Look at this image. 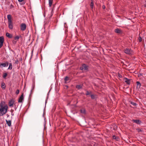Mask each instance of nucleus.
<instances>
[{
	"label": "nucleus",
	"mask_w": 146,
	"mask_h": 146,
	"mask_svg": "<svg viewBox=\"0 0 146 146\" xmlns=\"http://www.w3.org/2000/svg\"><path fill=\"white\" fill-rule=\"evenodd\" d=\"M8 27L10 29H12L13 28V23L12 20L11 16L10 15L7 16Z\"/></svg>",
	"instance_id": "1"
},
{
	"label": "nucleus",
	"mask_w": 146,
	"mask_h": 146,
	"mask_svg": "<svg viewBox=\"0 0 146 146\" xmlns=\"http://www.w3.org/2000/svg\"><path fill=\"white\" fill-rule=\"evenodd\" d=\"M0 106L1 107V108H0V111L3 112L1 113V115L0 114V115H3L6 113L8 107L7 105H5L3 107L2 105H1Z\"/></svg>",
	"instance_id": "2"
},
{
	"label": "nucleus",
	"mask_w": 146,
	"mask_h": 146,
	"mask_svg": "<svg viewBox=\"0 0 146 146\" xmlns=\"http://www.w3.org/2000/svg\"><path fill=\"white\" fill-rule=\"evenodd\" d=\"M123 51L125 53L129 55H131L133 54V50L129 48L124 49L123 50Z\"/></svg>",
	"instance_id": "3"
},
{
	"label": "nucleus",
	"mask_w": 146,
	"mask_h": 146,
	"mask_svg": "<svg viewBox=\"0 0 146 146\" xmlns=\"http://www.w3.org/2000/svg\"><path fill=\"white\" fill-rule=\"evenodd\" d=\"M15 101L13 99L11 100L9 103V105L10 107H12L14 104L15 105V104H14Z\"/></svg>",
	"instance_id": "4"
},
{
	"label": "nucleus",
	"mask_w": 146,
	"mask_h": 146,
	"mask_svg": "<svg viewBox=\"0 0 146 146\" xmlns=\"http://www.w3.org/2000/svg\"><path fill=\"white\" fill-rule=\"evenodd\" d=\"M26 25L25 24L22 23L20 25L21 30L22 31H24L26 29Z\"/></svg>",
	"instance_id": "5"
},
{
	"label": "nucleus",
	"mask_w": 146,
	"mask_h": 146,
	"mask_svg": "<svg viewBox=\"0 0 146 146\" xmlns=\"http://www.w3.org/2000/svg\"><path fill=\"white\" fill-rule=\"evenodd\" d=\"M9 65V62H7L5 63H0V68H2L3 67H7Z\"/></svg>",
	"instance_id": "6"
},
{
	"label": "nucleus",
	"mask_w": 146,
	"mask_h": 146,
	"mask_svg": "<svg viewBox=\"0 0 146 146\" xmlns=\"http://www.w3.org/2000/svg\"><path fill=\"white\" fill-rule=\"evenodd\" d=\"M4 41V38L3 36L0 37V48H1L3 46Z\"/></svg>",
	"instance_id": "7"
},
{
	"label": "nucleus",
	"mask_w": 146,
	"mask_h": 146,
	"mask_svg": "<svg viewBox=\"0 0 146 146\" xmlns=\"http://www.w3.org/2000/svg\"><path fill=\"white\" fill-rule=\"evenodd\" d=\"M24 100V93H22L19 99L18 102L19 103H21L22 102L23 100Z\"/></svg>",
	"instance_id": "8"
},
{
	"label": "nucleus",
	"mask_w": 146,
	"mask_h": 146,
	"mask_svg": "<svg viewBox=\"0 0 146 146\" xmlns=\"http://www.w3.org/2000/svg\"><path fill=\"white\" fill-rule=\"evenodd\" d=\"M132 121L133 122L135 123L138 124H139L141 123V120L138 119H133L132 120Z\"/></svg>",
	"instance_id": "9"
},
{
	"label": "nucleus",
	"mask_w": 146,
	"mask_h": 146,
	"mask_svg": "<svg viewBox=\"0 0 146 146\" xmlns=\"http://www.w3.org/2000/svg\"><path fill=\"white\" fill-rule=\"evenodd\" d=\"M82 65L83 66V67L84 70L87 71L88 70V66L85 64H82Z\"/></svg>",
	"instance_id": "10"
},
{
	"label": "nucleus",
	"mask_w": 146,
	"mask_h": 146,
	"mask_svg": "<svg viewBox=\"0 0 146 146\" xmlns=\"http://www.w3.org/2000/svg\"><path fill=\"white\" fill-rule=\"evenodd\" d=\"M124 79L125 80V82L127 84L129 85L131 80L128 79V78H124Z\"/></svg>",
	"instance_id": "11"
},
{
	"label": "nucleus",
	"mask_w": 146,
	"mask_h": 146,
	"mask_svg": "<svg viewBox=\"0 0 146 146\" xmlns=\"http://www.w3.org/2000/svg\"><path fill=\"white\" fill-rule=\"evenodd\" d=\"M136 84H137V88L139 89L141 87V83L139 81H137L136 82Z\"/></svg>",
	"instance_id": "12"
},
{
	"label": "nucleus",
	"mask_w": 146,
	"mask_h": 146,
	"mask_svg": "<svg viewBox=\"0 0 146 146\" xmlns=\"http://www.w3.org/2000/svg\"><path fill=\"white\" fill-rule=\"evenodd\" d=\"M115 32L117 33L120 34L121 33L122 31L120 29L117 28L115 30Z\"/></svg>",
	"instance_id": "13"
},
{
	"label": "nucleus",
	"mask_w": 146,
	"mask_h": 146,
	"mask_svg": "<svg viewBox=\"0 0 146 146\" xmlns=\"http://www.w3.org/2000/svg\"><path fill=\"white\" fill-rule=\"evenodd\" d=\"M6 35L9 38H11L13 37V35H12L9 33H6Z\"/></svg>",
	"instance_id": "14"
},
{
	"label": "nucleus",
	"mask_w": 146,
	"mask_h": 146,
	"mask_svg": "<svg viewBox=\"0 0 146 146\" xmlns=\"http://www.w3.org/2000/svg\"><path fill=\"white\" fill-rule=\"evenodd\" d=\"M83 85H77L76 86V88L78 89L79 90L82 89V88Z\"/></svg>",
	"instance_id": "15"
},
{
	"label": "nucleus",
	"mask_w": 146,
	"mask_h": 146,
	"mask_svg": "<svg viewBox=\"0 0 146 146\" xmlns=\"http://www.w3.org/2000/svg\"><path fill=\"white\" fill-rule=\"evenodd\" d=\"M65 81V83H66L67 82H68V81L69 80V78L68 77L66 76L65 77L64 79Z\"/></svg>",
	"instance_id": "16"
},
{
	"label": "nucleus",
	"mask_w": 146,
	"mask_h": 146,
	"mask_svg": "<svg viewBox=\"0 0 146 146\" xmlns=\"http://www.w3.org/2000/svg\"><path fill=\"white\" fill-rule=\"evenodd\" d=\"M6 121L7 124L10 127L11 125V122L10 120L8 121L7 120H6Z\"/></svg>",
	"instance_id": "17"
},
{
	"label": "nucleus",
	"mask_w": 146,
	"mask_h": 146,
	"mask_svg": "<svg viewBox=\"0 0 146 146\" xmlns=\"http://www.w3.org/2000/svg\"><path fill=\"white\" fill-rule=\"evenodd\" d=\"M92 93V92L91 91H88V90H86V93L85 94V95L86 96H88V95H90Z\"/></svg>",
	"instance_id": "18"
},
{
	"label": "nucleus",
	"mask_w": 146,
	"mask_h": 146,
	"mask_svg": "<svg viewBox=\"0 0 146 146\" xmlns=\"http://www.w3.org/2000/svg\"><path fill=\"white\" fill-rule=\"evenodd\" d=\"M80 112L81 113L85 114H86V111L85 109H83L80 110Z\"/></svg>",
	"instance_id": "19"
},
{
	"label": "nucleus",
	"mask_w": 146,
	"mask_h": 146,
	"mask_svg": "<svg viewBox=\"0 0 146 146\" xmlns=\"http://www.w3.org/2000/svg\"><path fill=\"white\" fill-rule=\"evenodd\" d=\"M5 85L4 82H3L1 83V88L3 89H5Z\"/></svg>",
	"instance_id": "20"
},
{
	"label": "nucleus",
	"mask_w": 146,
	"mask_h": 146,
	"mask_svg": "<svg viewBox=\"0 0 146 146\" xmlns=\"http://www.w3.org/2000/svg\"><path fill=\"white\" fill-rule=\"evenodd\" d=\"M49 1V5L50 7H51L52 4L53 0H48Z\"/></svg>",
	"instance_id": "21"
},
{
	"label": "nucleus",
	"mask_w": 146,
	"mask_h": 146,
	"mask_svg": "<svg viewBox=\"0 0 146 146\" xmlns=\"http://www.w3.org/2000/svg\"><path fill=\"white\" fill-rule=\"evenodd\" d=\"M7 75V73H3V77L4 79H6Z\"/></svg>",
	"instance_id": "22"
},
{
	"label": "nucleus",
	"mask_w": 146,
	"mask_h": 146,
	"mask_svg": "<svg viewBox=\"0 0 146 146\" xmlns=\"http://www.w3.org/2000/svg\"><path fill=\"white\" fill-rule=\"evenodd\" d=\"M94 6V2H91L90 5V7L92 9L93 8V7Z\"/></svg>",
	"instance_id": "23"
},
{
	"label": "nucleus",
	"mask_w": 146,
	"mask_h": 146,
	"mask_svg": "<svg viewBox=\"0 0 146 146\" xmlns=\"http://www.w3.org/2000/svg\"><path fill=\"white\" fill-rule=\"evenodd\" d=\"M96 95H94V94H91L90 95L91 98L92 99H95L96 98Z\"/></svg>",
	"instance_id": "24"
},
{
	"label": "nucleus",
	"mask_w": 146,
	"mask_h": 146,
	"mask_svg": "<svg viewBox=\"0 0 146 146\" xmlns=\"http://www.w3.org/2000/svg\"><path fill=\"white\" fill-rule=\"evenodd\" d=\"M13 68L12 64L11 63H10L9 64V66L8 68V69L11 70Z\"/></svg>",
	"instance_id": "25"
},
{
	"label": "nucleus",
	"mask_w": 146,
	"mask_h": 146,
	"mask_svg": "<svg viewBox=\"0 0 146 146\" xmlns=\"http://www.w3.org/2000/svg\"><path fill=\"white\" fill-rule=\"evenodd\" d=\"M112 138L113 139H115L116 140H118V137H116L115 135H113L112 137Z\"/></svg>",
	"instance_id": "26"
},
{
	"label": "nucleus",
	"mask_w": 146,
	"mask_h": 146,
	"mask_svg": "<svg viewBox=\"0 0 146 146\" xmlns=\"http://www.w3.org/2000/svg\"><path fill=\"white\" fill-rule=\"evenodd\" d=\"M130 104L132 105L133 106H135L137 105V104L134 102H131Z\"/></svg>",
	"instance_id": "27"
},
{
	"label": "nucleus",
	"mask_w": 146,
	"mask_h": 146,
	"mask_svg": "<svg viewBox=\"0 0 146 146\" xmlns=\"http://www.w3.org/2000/svg\"><path fill=\"white\" fill-rule=\"evenodd\" d=\"M138 40H139V42H141L142 41V39L140 36H139Z\"/></svg>",
	"instance_id": "28"
},
{
	"label": "nucleus",
	"mask_w": 146,
	"mask_h": 146,
	"mask_svg": "<svg viewBox=\"0 0 146 146\" xmlns=\"http://www.w3.org/2000/svg\"><path fill=\"white\" fill-rule=\"evenodd\" d=\"M19 38V36H16L14 38V39L15 40H17V41L18 40Z\"/></svg>",
	"instance_id": "29"
},
{
	"label": "nucleus",
	"mask_w": 146,
	"mask_h": 146,
	"mask_svg": "<svg viewBox=\"0 0 146 146\" xmlns=\"http://www.w3.org/2000/svg\"><path fill=\"white\" fill-rule=\"evenodd\" d=\"M12 42L13 44H16L17 42V40H15V39H14L12 41Z\"/></svg>",
	"instance_id": "30"
},
{
	"label": "nucleus",
	"mask_w": 146,
	"mask_h": 146,
	"mask_svg": "<svg viewBox=\"0 0 146 146\" xmlns=\"http://www.w3.org/2000/svg\"><path fill=\"white\" fill-rule=\"evenodd\" d=\"M19 90H18V89L16 91L15 94H16L17 95L19 94Z\"/></svg>",
	"instance_id": "31"
},
{
	"label": "nucleus",
	"mask_w": 146,
	"mask_h": 146,
	"mask_svg": "<svg viewBox=\"0 0 146 146\" xmlns=\"http://www.w3.org/2000/svg\"><path fill=\"white\" fill-rule=\"evenodd\" d=\"M14 6L12 5L11 4L10 6V9H12L14 8Z\"/></svg>",
	"instance_id": "32"
},
{
	"label": "nucleus",
	"mask_w": 146,
	"mask_h": 146,
	"mask_svg": "<svg viewBox=\"0 0 146 146\" xmlns=\"http://www.w3.org/2000/svg\"><path fill=\"white\" fill-rule=\"evenodd\" d=\"M80 69L81 70H84L83 67L82 65V66L80 67Z\"/></svg>",
	"instance_id": "33"
},
{
	"label": "nucleus",
	"mask_w": 146,
	"mask_h": 146,
	"mask_svg": "<svg viewBox=\"0 0 146 146\" xmlns=\"http://www.w3.org/2000/svg\"><path fill=\"white\" fill-rule=\"evenodd\" d=\"M102 8L103 9H104L106 8V7L104 5H103L102 6Z\"/></svg>",
	"instance_id": "34"
},
{
	"label": "nucleus",
	"mask_w": 146,
	"mask_h": 146,
	"mask_svg": "<svg viewBox=\"0 0 146 146\" xmlns=\"http://www.w3.org/2000/svg\"><path fill=\"white\" fill-rule=\"evenodd\" d=\"M53 11H52H52H51V16L49 17L50 18L52 16V15H53Z\"/></svg>",
	"instance_id": "35"
},
{
	"label": "nucleus",
	"mask_w": 146,
	"mask_h": 146,
	"mask_svg": "<svg viewBox=\"0 0 146 146\" xmlns=\"http://www.w3.org/2000/svg\"><path fill=\"white\" fill-rule=\"evenodd\" d=\"M18 63H19V61L17 60H16L15 61V63L17 64H18Z\"/></svg>",
	"instance_id": "36"
},
{
	"label": "nucleus",
	"mask_w": 146,
	"mask_h": 146,
	"mask_svg": "<svg viewBox=\"0 0 146 146\" xmlns=\"http://www.w3.org/2000/svg\"><path fill=\"white\" fill-rule=\"evenodd\" d=\"M145 3L144 4V6L145 7H146V0L145 1Z\"/></svg>",
	"instance_id": "37"
},
{
	"label": "nucleus",
	"mask_w": 146,
	"mask_h": 146,
	"mask_svg": "<svg viewBox=\"0 0 146 146\" xmlns=\"http://www.w3.org/2000/svg\"><path fill=\"white\" fill-rule=\"evenodd\" d=\"M118 76L119 77H121V75L119 74V73H118Z\"/></svg>",
	"instance_id": "38"
},
{
	"label": "nucleus",
	"mask_w": 146,
	"mask_h": 146,
	"mask_svg": "<svg viewBox=\"0 0 146 146\" xmlns=\"http://www.w3.org/2000/svg\"><path fill=\"white\" fill-rule=\"evenodd\" d=\"M24 0H18V1L19 2H22Z\"/></svg>",
	"instance_id": "39"
},
{
	"label": "nucleus",
	"mask_w": 146,
	"mask_h": 146,
	"mask_svg": "<svg viewBox=\"0 0 146 146\" xmlns=\"http://www.w3.org/2000/svg\"><path fill=\"white\" fill-rule=\"evenodd\" d=\"M89 146H92V145L91 144H90L89 145Z\"/></svg>",
	"instance_id": "40"
},
{
	"label": "nucleus",
	"mask_w": 146,
	"mask_h": 146,
	"mask_svg": "<svg viewBox=\"0 0 146 146\" xmlns=\"http://www.w3.org/2000/svg\"><path fill=\"white\" fill-rule=\"evenodd\" d=\"M92 2H94V0H91Z\"/></svg>",
	"instance_id": "41"
},
{
	"label": "nucleus",
	"mask_w": 146,
	"mask_h": 146,
	"mask_svg": "<svg viewBox=\"0 0 146 146\" xmlns=\"http://www.w3.org/2000/svg\"><path fill=\"white\" fill-rule=\"evenodd\" d=\"M7 117H8L9 116V115L8 114H7Z\"/></svg>",
	"instance_id": "42"
},
{
	"label": "nucleus",
	"mask_w": 146,
	"mask_h": 146,
	"mask_svg": "<svg viewBox=\"0 0 146 146\" xmlns=\"http://www.w3.org/2000/svg\"><path fill=\"white\" fill-rule=\"evenodd\" d=\"M32 90H31V92H32Z\"/></svg>",
	"instance_id": "43"
},
{
	"label": "nucleus",
	"mask_w": 146,
	"mask_h": 146,
	"mask_svg": "<svg viewBox=\"0 0 146 146\" xmlns=\"http://www.w3.org/2000/svg\"><path fill=\"white\" fill-rule=\"evenodd\" d=\"M94 146H95V144H94Z\"/></svg>",
	"instance_id": "44"
},
{
	"label": "nucleus",
	"mask_w": 146,
	"mask_h": 146,
	"mask_svg": "<svg viewBox=\"0 0 146 146\" xmlns=\"http://www.w3.org/2000/svg\"><path fill=\"white\" fill-rule=\"evenodd\" d=\"M145 56H146V54L145 55Z\"/></svg>",
	"instance_id": "45"
}]
</instances>
